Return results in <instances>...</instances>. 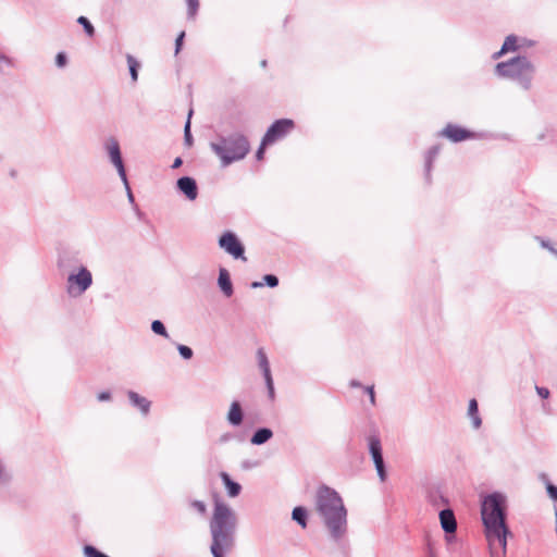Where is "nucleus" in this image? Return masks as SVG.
<instances>
[{
	"label": "nucleus",
	"mask_w": 557,
	"mask_h": 557,
	"mask_svg": "<svg viewBox=\"0 0 557 557\" xmlns=\"http://www.w3.org/2000/svg\"><path fill=\"white\" fill-rule=\"evenodd\" d=\"M54 62H55L57 67H59V69L65 67L69 63L67 54L64 51L58 52L55 55Z\"/></svg>",
	"instance_id": "obj_38"
},
{
	"label": "nucleus",
	"mask_w": 557,
	"mask_h": 557,
	"mask_svg": "<svg viewBox=\"0 0 557 557\" xmlns=\"http://www.w3.org/2000/svg\"><path fill=\"white\" fill-rule=\"evenodd\" d=\"M522 40H523V44L521 45V44H519V38L516 35H513V34L508 35L502 45L503 53L518 51L520 49V47L524 46V44H527V41H528L525 38H523Z\"/></svg>",
	"instance_id": "obj_23"
},
{
	"label": "nucleus",
	"mask_w": 557,
	"mask_h": 557,
	"mask_svg": "<svg viewBox=\"0 0 557 557\" xmlns=\"http://www.w3.org/2000/svg\"><path fill=\"white\" fill-rule=\"evenodd\" d=\"M542 479L545 483V488L548 497L557 503V485L553 484L549 479L546 476V474H542Z\"/></svg>",
	"instance_id": "obj_30"
},
{
	"label": "nucleus",
	"mask_w": 557,
	"mask_h": 557,
	"mask_svg": "<svg viewBox=\"0 0 557 557\" xmlns=\"http://www.w3.org/2000/svg\"><path fill=\"white\" fill-rule=\"evenodd\" d=\"M112 398L111 392L109 391H102L98 393L97 399L99 401H109Z\"/></svg>",
	"instance_id": "obj_45"
},
{
	"label": "nucleus",
	"mask_w": 557,
	"mask_h": 557,
	"mask_svg": "<svg viewBox=\"0 0 557 557\" xmlns=\"http://www.w3.org/2000/svg\"><path fill=\"white\" fill-rule=\"evenodd\" d=\"M191 114H193V110L189 111L187 121H186V123L184 125V144L187 147H191L193 144H194V138H193L191 129H190Z\"/></svg>",
	"instance_id": "obj_29"
},
{
	"label": "nucleus",
	"mask_w": 557,
	"mask_h": 557,
	"mask_svg": "<svg viewBox=\"0 0 557 557\" xmlns=\"http://www.w3.org/2000/svg\"><path fill=\"white\" fill-rule=\"evenodd\" d=\"M315 510L330 539L339 544L348 532V511L339 493L325 484L315 492Z\"/></svg>",
	"instance_id": "obj_2"
},
{
	"label": "nucleus",
	"mask_w": 557,
	"mask_h": 557,
	"mask_svg": "<svg viewBox=\"0 0 557 557\" xmlns=\"http://www.w3.org/2000/svg\"><path fill=\"white\" fill-rule=\"evenodd\" d=\"M363 389H364V393L369 396L371 405L375 406L376 400H375L374 386L373 385L364 386Z\"/></svg>",
	"instance_id": "obj_42"
},
{
	"label": "nucleus",
	"mask_w": 557,
	"mask_h": 557,
	"mask_svg": "<svg viewBox=\"0 0 557 557\" xmlns=\"http://www.w3.org/2000/svg\"><path fill=\"white\" fill-rule=\"evenodd\" d=\"M273 435L274 433L272 429L268 426H260L253 431L249 438V442L253 446H261L268 443L273 437Z\"/></svg>",
	"instance_id": "obj_19"
},
{
	"label": "nucleus",
	"mask_w": 557,
	"mask_h": 557,
	"mask_svg": "<svg viewBox=\"0 0 557 557\" xmlns=\"http://www.w3.org/2000/svg\"><path fill=\"white\" fill-rule=\"evenodd\" d=\"M189 506L200 516L207 515V504L203 500L194 499L189 503Z\"/></svg>",
	"instance_id": "obj_36"
},
{
	"label": "nucleus",
	"mask_w": 557,
	"mask_h": 557,
	"mask_svg": "<svg viewBox=\"0 0 557 557\" xmlns=\"http://www.w3.org/2000/svg\"><path fill=\"white\" fill-rule=\"evenodd\" d=\"M469 419L471 420L473 429L478 430L482 425V418L479 412V404L475 398H471L469 400L468 405V412H467Z\"/></svg>",
	"instance_id": "obj_22"
},
{
	"label": "nucleus",
	"mask_w": 557,
	"mask_h": 557,
	"mask_svg": "<svg viewBox=\"0 0 557 557\" xmlns=\"http://www.w3.org/2000/svg\"><path fill=\"white\" fill-rule=\"evenodd\" d=\"M257 360H258V366H259V368L262 372L263 379H264L268 397L271 401H273L275 399L274 382H273V377H272L270 362H269L268 356L263 348H259L257 350Z\"/></svg>",
	"instance_id": "obj_12"
},
{
	"label": "nucleus",
	"mask_w": 557,
	"mask_h": 557,
	"mask_svg": "<svg viewBox=\"0 0 557 557\" xmlns=\"http://www.w3.org/2000/svg\"><path fill=\"white\" fill-rule=\"evenodd\" d=\"M238 520L236 512L224 502L215 499L209 521L212 557H226L236 545Z\"/></svg>",
	"instance_id": "obj_3"
},
{
	"label": "nucleus",
	"mask_w": 557,
	"mask_h": 557,
	"mask_svg": "<svg viewBox=\"0 0 557 557\" xmlns=\"http://www.w3.org/2000/svg\"><path fill=\"white\" fill-rule=\"evenodd\" d=\"M270 145H263V137L261 138V143H260V146L258 147L257 151H256V159L258 161L262 160L263 157H264V152H265V148L269 147Z\"/></svg>",
	"instance_id": "obj_43"
},
{
	"label": "nucleus",
	"mask_w": 557,
	"mask_h": 557,
	"mask_svg": "<svg viewBox=\"0 0 557 557\" xmlns=\"http://www.w3.org/2000/svg\"><path fill=\"white\" fill-rule=\"evenodd\" d=\"M177 351L184 360H190L194 357V350L184 344H176Z\"/></svg>",
	"instance_id": "obj_35"
},
{
	"label": "nucleus",
	"mask_w": 557,
	"mask_h": 557,
	"mask_svg": "<svg viewBox=\"0 0 557 557\" xmlns=\"http://www.w3.org/2000/svg\"><path fill=\"white\" fill-rule=\"evenodd\" d=\"M245 419V411L239 400H233L226 413V421L233 428H239Z\"/></svg>",
	"instance_id": "obj_15"
},
{
	"label": "nucleus",
	"mask_w": 557,
	"mask_h": 557,
	"mask_svg": "<svg viewBox=\"0 0 557 557\" xmlns=\"http://www.w3.org/2000/svg\"><path fill=\"white\" fill-rule=\"evenodd\" d=\"M507 496L498 491L488 493L481 500V519L484 527V534L490 544L491 557H498L494 549L495 542L500 547V555L507 552V539L512 533L507 524Z\"/></svg>",
	"instance_id": "obj_1"
},
{
	"label": "nucleus",
	"mask_w": 557,
	"mask_h": 557,
	"mask_svg": "<svg viewBox=\"0 0 557 557\" xmlns=\"http://www.w3.org/2000/svg\"><path fill=\"white\" fill-rule=\"evenodd\" d=\"M505 54H506V53H503V47H500V49H499L498 51H496V52H494V53L492 54V59H493V60H498V59H500L502 57H504Z\"/></svg>",
	"instance_id": "obj_49"
},
{
	"label": "nucleus",
	"mask_w": 557,
	"mask_h": 557,
	"mask_svg": "<svg viewBox=\"0 0 557 557\" xmlns=\"http://www.w3.org/2000/svg\"><path fill=\"white\" fill-rule=\"evenodd\" d=\"M14 60L0 51V76L7 74V70L14 67Z\"/></svg>",
	"instance_id": "obj_27"
},
{
	"label": "nucleus",
	"mask_w": 557,
	"mask_h": 557,
	"mask_svg": "<svg viewBox=\"0 0 557 557\" xmlns=\"http://www.w3.org/2000/svg\"><path fill=\"white\" fill-rule=\"evenodd\" d=\"M175 187L177 193L183 195L189 201L196 200L199 195V188L196 180L188 175L177 178Z\"/></svg>",
	"instance_id": "obj_14"
},
{
	"label": "nucleus",
	"mask_w": 557,
	"mask_h": 557,
	"mask_svg": "<svg viewBox=\"0 0 557 557\" xmlns=\"http://www.w3.org/2000/svg\"><path fill=\"white\" fill-rule=\"evenodd\" d=\"M83 554L85 557H110L91 544L84 545Z\"/></svg>",
	"instance_id": "obj_31"
},
{
	"label": "nucleus",
	"mask_w": 557,
	"mask_h": 557,
	"mask_svg": "<svg viewBox=\"0 0 557 557\" xmlns=\"http://www.w3.org/2000/svg\"><path fill=\"white\" fill-rule=\"evenodd\" d=\"M535 239L540 243V245L547 249L550 253L557 257V249L552 245V243L548 239H545L543 237L536 236Z\"/></svg>",
	"instance_id": "obj_39"
},
{
	"label": "nucleus",
	"mask_w": 557,
	"mask_h": 557,
	"mask_svg": "<svg viewBox=\"0 0 557 557\" xmlns=\"http://www.w3.org/2000/svg\"><path fill=\"white\" fill-rule=\"evenodd\" d=\"M296 128L294 120L288 117L275 120L263 135V145H274L287 137Z\"/></svg>",
	"instance_id": "obj_9"
},
{
	"label": "nucleus",
	"mask_w": 557,
	"mask_h": 557,
	"mask_svg": "<svg viewBox=\"0 0 557 557\" xmlns=\"http://www.w3.org/2000/svg\"><path fill=\"white\" fill-rule=\"evenodd\" d=\"M92 285V274L90 270L79 264L66 277V293L72 297L82 296Z\"/></svg>",
	"instance_id": "obj_6"
},
{
	"label": "nucleus",
	"mask_w": 557,
	"mask_h": 557,
	"mask_svg": "<svg viewBox=\"0 0 557 557\" xmlns=\"http://www.w3.org/2000/svg\"><path fill=\"white\" fill-rule=\"evenodd\" d=\"M12 481V473L5 462L0 459V486L10 484Z\"/></svg>",
	"instance_id": "obj_28"
},
{
	"label": "nucleus",
	"mask_w": 557,
	"mask_h": 557,
	"mask_svg": "<svg viewBox=\"0 0 557 557\" xmlns=\"http://www.w3.org/2000/svg\"><path fill=\"white\" fill-rule=\"evenodd\" d=\"M151 331L157 335L169 338L168 330L161 320H153L151 322Z\"/></svg>",
	"instance_id": "obj_32"
},
{
	"label": "nucleus",
	"mask_w": 557,
	"mask_h": 557,
	"mask_svg": "<svg viewBox=\"0 0 557 557\" xmlns=\"http://www.w3.org/2000/svg\"><path fill=\"white\" fill-rule=\"evenodd\" d=\"M368 450L375 467L377 476L381 482L387 479L386 465L383 457V448L380 435L373 432L367 436Z\"/></svg>",
	"instance_id": "obj_8"
},
{
	"label": "nucleus",
	"mask_w": 557,
	"mask_h": 557,
	"mask_svg": "<svg viewBox=\"0 0 557 557\" xmlns=\"http://www.w3.org/2000/svg\"><path fill=\"white\" fill-rule=\"evenodd\" d=\"M261 65H262L263 67H264V66H267V61H265V60H263V61L261 62Z\"/></svg>",
	"instance_id": "obj_53"
},
{
	"label": "nucleus",
	"mask_w": 557,
	"mask_h": 557,
	"mask_svg": "<svg viewBox=\"0 0 557 557\" xmlns=\"http://www.w3.org/2000/svg\"><path fill=\"white\" fill-rule=\"evenodd\" d=\"M263 286L275 288L280 284V280L275 274H265L262 277Z\"/></svg>",
	"instance_id": "obj_37"
},
{
	"label": "nucleus",
	"mask_w": 557,
	"mask_h": 557,
	"mask_svg": "<svg viewBox=\"0 0 557 557\" xmlns=\"http://www.w3.org/2000/svg\"><path fill=\"white\" fill-rule=\"evenodd\" d=\"M535 73V64L525 54H518L506 61L497 62L494 66V75L497 78L511 81L524 91L532 88Z\"/></svg>",
	"instance_id": "obj_4"
},
{
	"label": "nucleus",
	"mask_w": 557,
	"mask_h": 557,
	"mask_svg": "<svg viewBox=\"0 0 557 557\" xmlns=\"http://www.w3.org/2000/svg\"><path fill=\"white\" fill-rule=\"evenodd\" d=\"M81 264V260L77 256V253L75 252H69V251H63L61 253H59L58 256V260H57V265H58V269L60 271H65L67 269H77V265L79 267Z\"/></svg>",
	"instance_id": "obj_17"
},
{
	"label": "nucleus",
	"mask_w": 557,
	"mask_h": 557,
	"mask_svg": "<svg viewBox=\"0 0 557 557\" xmlns=\"http://www.w3.org/2000/svg\"><path fill=\"white\" fill-rule=\"evenodd\" d=\"M535 391H536L537 395L543 399L548 398L550 395L549 389L544 386H535Z\"/></svg>",
	"instance_id": "obj_44"
},
{
	"label": "nucleus",
	"mask_w": 557,
	"mask_h": 557,
	"mask_svg": "<svg viewBox=\"0 0 557 557\" xmlns=\"http://www.w3.org/2000/svg\"><path fill=\"white\" fill-rule=\"evenodd\" d=\"M349 386H350L351 388H360V387H363V386H362V384H361V382H360V381H358V380H355V379H354V380H351V381L349 382Z\"/></svg>",
	"instance_id": "obj_50"
},
{
	"label": "nucleus",
	"mask_w": 557,
	"mask_h": 557,
	"mask_svg": "<svg viewBox=\"0 0 557 557\" xmlns=\"http://www.w3.org/2000/svg\"><path fill=\"white\" fill-rule=\"evenodd\" d=\"M104 149L108 153L110 162L116 169L122 183H126L127 174L119 141L114 137H109L104 141Z\"/></svg>",
	"instance_id": "obj_11"
},
{
	"label": "nucleus",
	"mask_w": 557,
	"mask_h": 557,
	"mask_svg": "<svg viewBox=\"0 0 557 557\" xmlns=\"http://www.w3.org/2000/svg\"><path fill=\"white\" fill-rule=\"evenodd\" d=\"M441 149H442V145L435 144V145L431 146L424 154V177H425V181L428 184L431 183L433 164H434L437 156L440 154Z\"/></svg>",
	"instance_id": "obj_16"
},
{
	"label": "nucleus",
	"mask_w": 557,
	"mask_h": 557,
	"mask_svg": "<svg viewBox=\"0 0 557 557\" xmlns=\"http://www.w3.org/2000/svg\"><path fill=\"white\" fill-rule=\"evenodd\" d=\"M428 500L434 508H440L442 505H448L449 500L438 490H432L428 494Z\"/></svg>",
	"instance_id": "obj_26"
},
{
	"label": "nucleus",
	"mask_w": 557,
	"mask_h": 557,
	"mask_svg": "<svg viewBox=\"0 0 557 557\" xmlns=\"http://www.w3.org/2000/svg\"><path fill=\"white\" fill-rule=\"evenodd\" d=\"M218 286L225 297H231L234 294V287L231 280L230 272L225 268H220L218 276Z\"/></svg>",
	"instance_id": "obj_20"
},
{
	"label": "nucleus",
	"mask_w": 557,
	"mask_h": 557,
	"mask_svg": "<svg viewBox=\"0 0 557 557\" xmlns=\"http://www.w3.org/2000/svg\"><path fill=\"white\" fill-rule=\"evenodd\" d=\"M184 39H185V32H184V30H182V32L177 35V37H176V39H175V51H174V52H175V54H178V53H180V51L182 50V48H183V44H184Z\"/></svg>",
	"instance_id": "obj_40"
},
{
	"label": "nucleus",
	"mask_w": 557,
	"mask_h": 557,
	"mask_svg": "<svg viewBox=\"0 0 557 557\" xmlns=\"http://www.w3.org/2000/svg\"><path fill=\"white\" fill-rule=\"evenodd\" d=\"M125 58H126V62L128 65V71H129L132 82L136 83L138 81L140 62L131 53H126Z\"/></svg>",
	"instance_id": "obj_25"
},
{
	"label": "nucleus",
	"mask_w": 557,
	"mask_h": 557,
	"mask_svg": "<svg viewBox=\"0 0 557 557\" xmlns=\"http://www.w3.org/2000/svg\"><path fill=\"white\" fill-rule=\"evenodd\" d=\"M440 523L445 533V540L450 543L455 540L457 530V520L454 510L449 507L441 509L438 512Z\"/></svg>",
	"instance_id": "obj_13"
},
{
	"label": "nucleus",
	"mask_w": 557,
	"mask_h": 557,
	"mask_svg": "<svg viewBox=\"0 0 557 557\" xmlns=\"http://www.w3.org/2000/svg\"><path fill=\"white\" fill-rule=\"evenodd\" d=\"M259 465L260 462L257 460L246 459L242 461L240 467L243 470H251L257 468Z\"/></svg>",
	"instance_id": "obj_41"
},
{
	"label": "nucleus",
	"mask_w": 557,
	"mask_h": 557,
	"mask_svg": "<svg viewBox=\"0 0 557 557\" xmlns=\"http://www.w3.org/2000/svg\"><path fill=\"white\" fill-rule=\"evenodd\" d=\"M187 4V18L195 20L199 10V0H185Z\"/></svg>",
	"instance_id": "obj_33"
},
{
	"label": "nucleus",
	"mask_w": 557,
	"mask_h": 557,
	"mask_svg": "<svg viewBox=\"0 0 557 557\" xmlns=\"http://www.w3.org/2000/svg\"><path fill=\"white\" fill-rule=\"evenodd\" d=\"M183 164V159L181 157H176L171 165L172 169H178Z\"/></svg>",
	"instance_id": "obj_48"
},
{
	"label": "nucleus",
	"mask_w": 557,
	"mask_h": 557,
	"mask_svg": "<svg viewBox=\"0 0 557 557\" xmlns=\"http://www.w3.org/2000/svg\"><path fill=\"white\" fill-rule=\"evenodd\" d=\"M250 286H251V288H260V287H263V283H262V281L261 282L255 281L251 283Z\"/></svg>",
	"instance_id": "obj_52"
},
{
	"label": "nucleus",
	"mask_w": 557,
	"mask_h": 557,
	"mask_svg": "<svg viewBox=\"0 0 557 557\" xmlns=\"http://www.w3.org/2000/svg\"><path fill=\"white\" fill-rule=\"evenodd\" d=\"M428 555L429 557H435L431 542H428Z\"/></svg>",
	"instance_id": "obj_51"
},
{
	"label": "nucleus",
	"mask_w": 557,
	"mask_h": 557,
	"mask_svg": "<svg viewBox=\"0 0 557 557\" xmlns=\"http://www.w3.org/2000/svg\"><path fill=\"white\" fill-rule=\"evenodd\" d=\"M308 509L304 506H296L292 511V519L302 529L308 525Z\"/></svg>",
	"instance_id": "obj_24"
},
{
	"label": "nucleus",
	"mask_w": 557,
	"mask_h": 557,
	"mask_svg": "<svg viewBox=\"0 0 557 557\" xmlns=\"http://www.w3.org/2000/svg\"><path fill=\"white\" fill-rule=\"evenodd\" d=\"M210 149L219 158L222 168L244 160L250 152L248 137L238 131L220 134L215 141L210 143Z\"/></svg>",
	"instance_id": "obj_5"
},
{
	"label": "nucleus",
	"mask_w": 557,
	"mask_h": 557,
	"mask_svg": "<svg viewBox=\"0 0 557 557\" xmlns=\"http://www.w3.org/2000/svg\"><path fill=\"white\" fill-rule=\"evenodd\" d=\"M220 479L226 490V494L228 497L235 498L240 494L242 485L238 482L234 481L227 472H220Z\"/></svg>",
	"instance_id": "obj_21"
},
{
	"label": "nucleus",
	"mask_w": 557,
	"mask_h": 557,
	"mask_svg": "<svg viewBox=\"0 0 557 557\" xmlns=\"http://www.w3.org/2000/svg\"><path fill=\"white\" fill-rule=\"evenodd\" d=\"M219 247L235 260L247 261L245 246L233 231L223 232L218 238Z\"/></svg>",
	"instance_id": "obj_10"
},
{
	"label": "nucleus",
	"mask_w": 557,
	"mask_h": 557,
	"mask_svg": "<svg viewBox=\"0 0 557 557\" xmlns=\"http://www.w3.org/2000/svg\"><path fill=\"white\" fill-rule=\"evenodd\" d=\"M127 397L129 400V404L137 408L143 416H148L151 408V401L147 399L146 397L139 395L138 393L134 391L127 392Z\"/></svg>",
	"instance_id": "obj_18"
},
{
	"label": "nucleus",
	"mask_w": 557,
	"mask_h": 557,
	"mask_svg": "<svg viewBox=\"0 0 557 557\" xmlns=\"http://www.w3.org/2000/svg\"><path fill=\"white\" fill-rule=\"evenodd\" d=\"M232 438H233L232 433H224L219 437V443L225 444V443L230 442Z\"/></svg>",
	"instance_id": "obj_47"
},
{
	"label": "nucleus",
	"mask_w": 557,
	"mask_h": 557,
	"mask_svg": "<svg viewBox=\"0 0 557 557\" xmlns=\"http://www.w3.org/2000/svg\"><path fill=\"white\" fill-rule=\"evenodd\" d=\"M438 137H444L454 144L466 140L485 139L488 137L485 132H474L454 123H447L444 128L437 133Z\"/></svg>",
	"instance_id": "obj_7"
},
{
	"label": "nucleus",
	"mask_w": 557,
	"mask_h": 557,
	"mask_svg": "<svg viewBox=\"0 0 557 557\" xmlns=\"http://www.w3.org/2000/svg\"><path fill=\"white\" fill-rule=\"evenodd\" d=\"M125 189H126V194H127V199L131 203H134L135 202V197L132 193V189L129 187V183H128V178L126 177V183H123Z\"/></svg>",
	"instance_id": "obj_46"
},
{
	"label": "nucleus",
	"mask_w": 557,
	"mask_h": 557,
	"mask_svg": "<svg viewBox=\"0 0 557 557\" xmlns=\"http://www.w3.org/2000/svg\"><path fill=\"white\" fill-rule=\"evenodd\" d=\"M77 23L84 28V32L88 37H92L95 35V27L86 16H79L77 18Z\"/></svg>",
	"instance_id": "obj_34"
}]
</instances>
